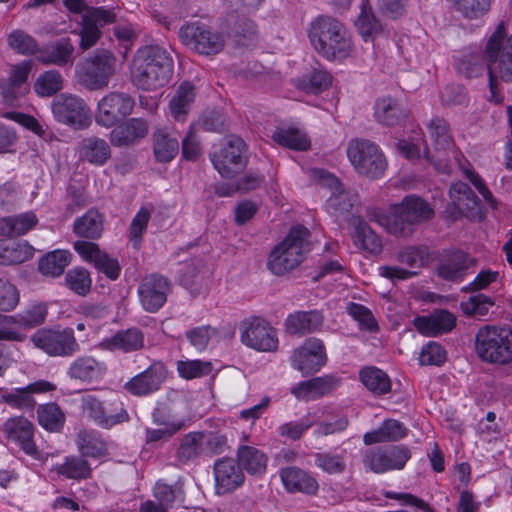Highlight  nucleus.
Segmentation results:
<instances>
[{"label":"nucleus","instance_id":"nucleus-43","mask_svg":"<svg viewBox=\"0 0 512 512\" xmlns=\"http://www.w3.org/2000/svg\"><path fill=\"white\" fill-rule=\"evenodd\" d=\"M34 248L27 241L0 240V265H15L30 260Z\"/></svg>","mask_w":512,"mask_h":512},{"label":"nucleus","instance_id":"nucleus-21","mask_svg":"<svg viewBox=\"0 0 512 512\" xmlns=\"http://www.w3.org/2000/svg\"><path fill=\"white\" fill-rule=\"evenodd\" d=\"M167 378V369L161 361H154L141 373L125 383V389L134 396H147L158 391Z\"/></svg>","mask_w":512,"mask_h":512},{"label":"nucleus","instance_id":"nucleus-10","mask_svg":"<svg viewBox=\"0 0 512 512\" xmlns=\"http://www.w3.org/2000/svg\"><path fill=\"white\" fill-rule=\"evenodd\" d=\"M135 107V99L126 92L111 91L97 103L95 122L104 128H112L126 119Z\"/></svg>","mask_w":512,"mask_h":512},{"label":"nucleus","instance_id":"nucleus-30","mask_svg":"<svg viewBox=\"0 0 512 512\" xmlns=\"http://www.w3.org/2000/svg\"><path fill=\"white\" fill-rule=\"evenodd\" d=\"M144 339V334L139 328L131 327L104 338L99 347L111 352L132 353L144 347Z\"/></svg>","mask_w":512,"mask_h":512},{"label":"nucleus","instance_id":"nucleus-63","mask_svg":"<svg viewBox=\"0 0 512 512\" xmlns=\"http://www.w3.org/2000/svg\"><path fill=\"white\" fill-rule=\"evenodd\" d=\"M150 217V210L145 207H141L132 219L129 228V236L135 249H138L141 245L142 235L147 229Z\"/></svg>","mask_w":512,"mask_h":512},{"label":"nucleus","instance_id":"nucleus-36","mask_svg":"<svg viewBox=\"0 0 512 512\" xmlns=\"http://www.w3.org/2000/svg\"><path fill=\"white\" fill-rule=\"evenodd\" d=\"M47 313L45 305L36 303L15 315L0 314V323L4 322L23 329H32L45 322Z\"/></svg>","mask_w":512,"mask_h":512},{"label":"nucleus","instance_id":"nucleus-14","mask_svg":"<svg viewBox=\"0 0 512 512\" xmlns=\"http://www.w3.org/2000/svg\"><path fill=\"white\" fill-rule=\"evenodd\" d=\"M54 118L62 124L83 128L90 120V109L80 97L72 94L57 96L51 105Z\"/></svg>","mask_w":512,"mask_h":512},{"label":"nucleus","instance_id":"nucleus-42","mask_svg":"<svg viewBox=\"0 0 512 512\" xmlns=\"http://www.w3.org/2000/svg\"><path fill=\"white\" fill-rule=\"evenodd\" d=\"M38 223L32 211L0 219V235L7 237L21 236L33 229Z\"/></svg>","mask_w":512,"mask_h":512},{"label":"nucleus","instance_id":"nucleus-49","mask_svg":"<svg viewBox=\"0 0 512 512\" xmlns=\"http://www.w3.org/2000/svg\"><path fill=\"white\" fill-rule=\"evenodd\" d=\"M179 151L178 139L163 129L153 133V152L156 160L161 163L172 161Z\"/></svg>","mask_w":512,"mask_h":512},{"label":"nucleus","instance_id":"nucleus-13","mask_svg":"<svg viewBox=\"0 0 512 512\" xmlns=\"http://www.w3.org/2000/svg\"><path fill=\"white\" fill-rule=\"evenodd\" d=\"M246 144L238 136L227 137L222 148L211 155L214 168L224 178H232L241 171L246 163Z\"/></svg>","mask_w":512,"mask_h":512},{"label":"nucleus","instance_id":"nucleus-54","mask_svg":"<svg viewBox=\"0 0 512 512\" xmlns=\"http://www.w3.org/2000/svg\"><path fill=\"white\" fill-rule=\"evenodd\" d=\"M331 82V75L327 71L314 69L298 79L297 87L306 93L318 94L326 90Z\"/></svg>","mask_w":512,"mask_h":512},{"label":"nucleus","instance_id":"nucleus-33","mask_svg":"<svg viewBox=\"0 0 512 512\" xmlns=\"http://www.w3.org/2000/svg\"><path fill=\"white\" fill-rule=\"evenodd\" d=\"M349 224L353 227L351 237L354 245L358 249L370 254H378L381 252V239L362 217L352 215L349 219Z\"/></svg>","mask_w":512,"mask_h":512},{"label":"nucleus","instance_id":"nucleus-19","mask_svg":"<svg viewBox=\"0 0 512 512\" xmlns=\"http://www.w3.org/2000/svg\"><path fill=\"white\" fill-rule=\"evenodd\" d=\"M104 403L95 395L85 394L80 399V408L83 415L102 429L108 430L129 421V414L122 406L114 413H110L109 417H106L104 415Z\"/></svg>","mask_w":512,"mask_h":512},{"label":"nucleus","instance_id":"nucleus-22","mask_svg":"<svg viewBox=\"0 0 512 512\" xmlns=\"http://www.w3.org/2000/svg\"><path fill=\"white\" fill-rule=\"evenodd\" d=\"M109 140L117 148L132 147L144 139L149 132L148 121L144 118H126L112 127Z\"/></svg>","mask_w":512,"mask_h":512},{"label":"nucleus","instance_id":"nucleus-64","mask_svg":"<svg viewBox=\"0 0 512 512\" xmlns=\"http://www.w3.org/2000/svg\"><path fill=\"white\" fill-rule=\"evenodd\" d=\"M20 293L17 287L4 277H0V311H13L19 304Z\"/></svg>","mask_w":512,"mask_h":512},{"label":"nucleus","instance_id":"nucleus-37","mask_svg":"<svg viewBox=\"0 0 512 512\" xmlns=\"http://www.w3.org/2000/svg\"><path fill=\"white\" fill-rule=\"evenodd\" d=\"M76 445L82 457L100 458L108 454L107 442L96 430H80Z\"/></svg>","mask_w":512,"mask_h":512},{"label":"nucleus","instance_id":"nucleus-28","mask_svg":"<svg viewBox=\"0 0 512 512\" xmlns=\"http://www.w3.org/2000/svg\"><path fill=\"white\" fill-rule=\"evenodd\" d=\"M281 481L289 493L315 495L319 489L317 480L307 471L289 466L279 472Z\"/></svg>","mask_w":512,"mask_h":512},{"label":"nucleus","instance_id":"nucleus-44","mask_svg":"<svg viewBox=\"0 0 512 512\" xmlns=\"http://www.w3.org/2000/svg\"><path fill=\"white\" fill-rule=\"evenodd\" d=\"M449 196L459 211L467 210V216L478 214L480 200L468 184L464 182L452 184Z\"/></svg>","mask_w":512,"mask_h":512},{"label":"nucleus","instance_id":"nucleus-12","mask_svg":"<svg viewBox=\"0 0 512 512\" xmlns=\"http://www.w3.org/2000/svg\"><path fill=\"white\" fill-rule=\"evenodd\" d=\"M179 38L184 45L205 56L218 54L225 45L222 34L197 22L183 25L179 30Z\"/></svg>","mask_w":512,"mask_h":512},{"label":"nucleus","instance_id":"nucleus-34","mask_svg":"<svg viewBox=\"0 0 512 512\" xmlns=\"http://www.w3.org/2000/svg\"><path fill=\"white\" fill-rule=\"evenodd\" d=\"M413 322L421 334L435 336L451 331L456 324V318L447 310H438L430 316L416 317Z\"/></svg>","mask_w":512,"mask_h":512},{"label":"nucleus","instance_id":"nucleus-16","mask_svg":"<svg viewBox=\"0 0 512 512\" xmlns=\"http://www.w3.org/2000/svg\"><path fill=\"white\" fill-rule=\"evenodd\" d=\"M291 360L293 367L304 376L318 372L327 362L323 341L315 337L307 338L294 351Z\"/></svg>","mask_w":512,"mask_h":512},{"label":"nucleus","instance_id":"nucleus-40","mask_svg":"<svg viewBox=\"0 0 512 512\" xmlns=\"http://www.w3.org/2000/svg\"><path fill=\"white\" fill-rule=\"evenodd\" d=\"M204 432H189L179 441L175 458L179 464L185 465L199 458L204 452Z\"/></svg>","mask_w":512,"mask_h":512},{"label":"nucleus","instance_id":"nucleus-29","mask_svg":"<svg viewBox=\"0 0 512 512\" xmlns=\"http://www.w3.org/2000/svg\"><path fill=\"white\" fill-rule=\"evenodd\" d=\"M75 47L70 38H61L40 48L37 60L45 65L65 67L74 62Z\"/></svg>","mask_w":512,"mask_h":512},{"label":"nucleus","instance_id":"nucleus-31","mask_svg":"<svg viewBox=\"0 0 512 512\" xmlns=\"http://www.w3.org/2000/svg\"><path fill=\"white\" fill-rule=\"evenodd\" d=\"M106 373V366L92 356L83 355L74 359L67 368L70 379L83 383H92L100 380Z\"/></svg>","mask_w":512,"mask_h":512},{"label":"nucleus","instance_id":"nucleus-60","mask_svg":"<svg viewBox=\"0 0 512 512\" xmlns=\"http://www.w3.org/2000/svg\"><path fill=\"white\" fill-rule=\"evenodd\" d=\"M177 371L182 378L189 380L209 375L212 364L202 360H180L177 362Z\"/></svg>","mask_w":512,"mask_h":512},{"label":"nucleus","instance_id":"nucleus-41","mask_svg":"<svg viewBox=\"0 0 512 512\" xmlns=\"http://www.w3.org/2000/svg\"><path fill=\"white\" fill-rule=\"evenodd\" d=\"M104 217L97 209H89L84 215L75 219L73 232L78 237L96 240L103 232Z\"/></svg>","mask_w":512,"mask_h":512},{"label":"nucleus","instance_id":"nucleus-18","mask_svg":"<svg viewBox=\"0 0 512 512\" xmlns=\"http://www.w3.org/2000/svg\"><path fill=\"white\" fill-rule=\"evenodd\" d=\"M241 341L258 351H272L277 348L278 339L274 329L263 319L253 318L241 322Z\"/></svg>","mask_w":512,"mask_h":512},{"label":"nucleus","instance_id":"nucleus-9","mask_svg":"<svg viewBox=\"0 0 512 512\" xmlns=\"http://www.w3.org/2000/svg\"><path fill=\"white\" fill-rule=\"evenodd\" d=\"M395 220L392 234L397 237H407L412 234L413 227L429 220L434 211L424 199L409 195L400 204L394 205Z\"/></svg>","mask_w":512,"mask_h":512},{"label":"nucleus","instance_id":"nucleus-23","mask_svg":"<svg viewBox=\"0 0 512 512\" xmlns=\"http://www.w3.org/2000/svg\"><path fill=\"white\" fill-rule=\"evenodd\" d=\"M215 489L218 495L233 492L245 481V475L239 463L232 458L218 459L213 466Z\"/></svg>","mask_w":512,"mask_h":512},{"label":"nucleus","instance_id":"nucleus-25","mask_svg":"<svg viewBox=\"0 0 512 512\" xmlns=\"http://www.w3.org/2000/svg\"><path fill=\"white\" fill-rule=\"evenodd\" d=\"M330 183L335 184L334 192L326 202L328 212L337 219H350V214L359 204V196L352 190H345L338 179L328 175Z\"/></svg>","mask_w":512,"mask_h":512},{"label":"nucleus","instance_id":"nucleus-59","mask_svg":"<svg viewBox=\"0 0 512 512\" xmlns=\"http://www.w3.org/2000/svg\"><path fill=\"white\" fill-rule=\"evenodd\" d=\"M355 26L365 41L372 39L382 31L381 23L369 11L365 2L362 3L361 12L355 22Z\"/></svg>","mask_w":512,"mask_h":512},{"label":"nucleus","instance_id":"nucleus-45","mask_svg":"<svg viewBox=\"0 0 512 512\" xmlns=\"http://www.w3.org/2000/svg\"><path fill=\"white\" fill-rule=\"evenodd\" d=\"M407 429L399 421L394 419L385 420L381 426L364 435L363 441L366 445L382 442H394L406 436Z\"/></svg>","mask_w":512,"mask_h":512},{"label":"nucleus","instance_id":"nucleus-61","mask_svg":"<svg viewBox=\"0 0 512 512\" xmlns=\"http://www.w3.org/2000/svg\"><path fill=\"white\" fill-rule=\"evenodd\" d=\"M347 312L359 323L361 330H367L369 332H376L378 330V323L370 309L366 306L350 302L347 306Z\"/></svg>","mask_w":512,"mask_h":512},{"label":"nucleus","instance_id":"nucleus-7","mask_svg":"<svg viewBox=\"0 0 512 512\" xmlns=\"http://www.w3.org/2000/svg\"><path fill=\"white\" fill-rule=\"evenodd\" d=\"M347 156L355 170L369 178L381 177L387 167L386 158L379 146L367 139L351 140Z\"/></svg>","mask_w":512,"mask_h":512},{"label":"nucleus","instance_id":"nucleus-6","mask_svg":"<svg viewBox=\"0 0 512 512\" xmlns=\"http://www.w3.org/2000/svg\"><path fill=\"white\" fill-rule=\"evenodd\" d=\"M487 71L504 82H512V35L507 37L503 22L490 35L485 46Z\"/></svg>","mask_w":512,"mask_h":512},{"label":"nucleus","instance_id":"nucleus-17","mask_svg":"<svg viewBox=\"0 0 512 512\" xmlns=\"http://www.w3.org/2000/svg\"><path fill=\"white\" fill-rule=\"evenodd\" d=\"M35 427L22 416L11 417L3 424V433L9 442L16 444L26 455L39 460L41 452L34 441Z\"/></svg>","mask_w":512,"mask_h":512},{"label":"nucleus","instance_id":"nucleus-47","mask_svg":"<svg viewBox=\"0 0 512 512\" xmlns=\"http://www.w3.org/2000/svg\"><path fill=\"white\" fill-rule=\"evenodd\" d=\"M431 145L436 151H448L454 146L449 123L441 117H433L427 124Z\"/></svg>","mask_w":512,"mask_h":512},{"label":"nucleus","instance_id":"nucleus-58","mask_svg":"<svg viewBox=\"0 0 512 512\" xmlns=\"http://www.w3.org/2000/svg\"><path fill=\"white\" fill-rule=\"evenodd\" d=\"M11 49L22 55H36L39 51L37 41L24 30H13L7 38Z\"/></svg>","mask_w":512,"mask_h":512},{"label":"nucleus","instance_id":"nucleus-62","mask_svg":"<svg viewBox=\"0 0 512 512\" xmlns=\"http://www.w3.org/2000/svg\"><path fill=\"white\" fill-rule=\"evenodd\" d=\"M455 10L467 19H477L488 12L490 0H453Z\"/></svg>","mask_w":512,"mask_h":512},{"label":"nucleus","instance_id":"nucleus-39","mask_svg":"<svg viewBox=\"0 0 512 512\" xmlns=\"http://www.w3.org/2000/svg\"><path fill=\"white\" fill-rule=\"evenodd\" d=\"M79 153L83 160L94 165H104L111 157V149L106 140L91 136L79 144Z\"/></svg>","mask_w":512,"mask_h":512},{"label":"nucleus","instance_id":"nucleus-55","mask_svg":"<svg viewBox=\"0 0 512 512\" xmlns=\"http://www.w3.org/2000/svg\"><path fill=\"white\" fill-rule=\"evenodd\" d=\"M272 139L277 144L294 150H306L310 146L307 137L298 129L292 127L277 128L273 132Z\"/></svg>","mask_w":512,"mask_h":512},{"label":"nucleus","instance_id":"nucleus-35","mask_svg":"<svg viewBox=\"0 0 512 512\" xmlns=\"http://www.w3.org/2000/svg\"><path fill=\"white\" fill-rule=\"evenodd\" d=\"M323 324V315L317 310L298 311L289 314L285 320L286 331L303 336L317 331Z\"/></svg>","mask_w":512,"mask_h":512},{"label":"nucleus","instance_id":"nucleus-51","mask_svg":"<svg viewBox=\"0 0 512 512\" xmlns=\"http://www.w3.org/2000/svg\"><path fill=\"white\" fill-rule=\"evenodd\" d=\"M39 424L50 432H59L65 423V415L56 403H47L37 408Z\"/></svg>","mask_w":512,"mask_h":512},{"label":"nucleus","instance_id":"nucleus-32","mask_svg":"<svg viewBox=\"0 0 512 512\" xmlns=\"http://www.w3.org/2000/svg\"><path fill=\"white\" fill-rule=\"evenodd\" d=\"M55 389V385L45 380H39L34 383H30L26 387L16 388L15 390L5 393L2 395L3 401L18 409H33L36 405V401L33 397V393H45Z\"/></svg>","mask_w":512,"mask_h":512},{"label":"nucleus","instance_id":"nucleus-27","mask_svg":"<svg viewBox=\"0 0 512 512\" xmlns=\"http://www.w3.org/2000/svg\"><path fill=\"white\" fill-rule=\"evenodd\" d=\"M341 385V379L329 374L298 383L291 393L299 400H315L330 394Z\"/></svg>","mask_w":512,"mask_h":512},{"label":"nucleus","instance_id":"nucleus-57","mask_svg":"<svg viewBox=\"0 0 512 512\" xmlns=\"http://www.w3.org/2000/svg\"><path fill=\"white\" fill-rule=\"evenodd\" d=\"M66 286L79 296H86L92 287L89 271L83 267L70 269L65 275Z\"/></svg>","mask_w":512,"mask_h":512},{"label":"nucleus","instance_id":"nucleus-53","mask_svg":"<svg viewBox=\"0 0 512 512\" xmlns=\"http://www.w3.org/2000/svg\"><path fill=\"white\" fill-rule=\"evenodd\" d=\"M486 54L480 51H470L462 55L457 62V70L467 78L482 75L487 68Z\"/></svg>","mask_w":512,"mask_h":512},{"label":"nucleus","instance_id":"nucleus-52","mask_svg":"<svg viewBox=\"0 0 512 512\" xmlns=\"http://www.w3.org/2000/svg\"><path fill=\"white\" fill-rule=\"evenodd\" d=\"M55 471L68 479L81 480L91 476L92 469L82 456L66 457L62 464L55 467Z\"/></svg>","mask_w":512,"mask_h":512},{"label":"nucleus","instance_id":"nucleus-26","mask_svg":"<svg viewBox=\"0 0 512 512\" xmlns=\"http://www.w3.org/2000/svg\"><path fill=\"white\" fill-rule=\"evenodd\" d=\"M373 110L376 122L387 127L402 125L409 115L403 103L390 95L377 98Z\"/></svg>","mask_w":512,"mask_h":512},{"label":"nucleus","instance_id":"nucleus-20","mask_svg":"<svg viewBox=\"0 0 512 512\" xmlns=\"http://www.w3.org/2000/svg\"><path fill=\"white\" fill-rule=\"evenodd\" d=\"M475 264L476 260L462 250H445L440 256L437 274L446 281L460 282Z\"/></svg>","mask_w":512,"mask_h":512},{"label":"nucleus","instance_id":"nucleus-38","mask_svg":"<svg viewBox=\"0 0 512 512\" xmlns=\"http://www.w3.org/2000/svg\"><path fill=\"white\" fill-rule=\"evenodd\" d=\"M237 462L242 470L251 475L260 476L266 472L268 457L254 446L241 445L237 449Z\"/></svg>","mask_w":512,"mask_h":512},{"label":"nucleus","instance_id":"nucleus-46","mask_svg":"<svg viewBox=\"0 0 512 512\" xmlns=\"http://www.w3.org/2000/svg\"><path fill=\"white\" fill-rule=\"evenodd\" d=\"M71 257L72 254L68 250H53L40 258L38 269L44 276L59 277L70 264Z\"/></svg>","mask_w":512,"mask_h":512},{"label":"nucleus","instance_id":"nucleus-15","mask_svg":"<svg viewBox=\"0 0 512 512\" xmlns=\"http://www.w3.org/2000/svg\"><path fill=\"white\" fill-rule=\"evenodd\" d=\"M171 289L168 278L157 273L145 276L138 286L142 308L150 313L157 312L166 303Z\"/></svg>","mask_w":512,"mask_h":512},{"label":"nucleus","instance_id":"nucleus-8","mask_svg":"<svg viewBox=\"0 0 512 512\" xmlns=\"http://www.w3.org/2000/svg\"><path fill=\"white\" fill-rule=\"evenodd\" d=\"M33 345L51 357L70 358L77 354L81 347L70 327L38 329L30 338Z\"/></svg>","mask_w":512,"mask_h":512},{"label":"nucleus","instance_id":"nucleus-11","mask_svg":"<svg viewBox=\"0 0 512 512\" xmlns=\"http://www.w3.org/2000/svg\"><path fill=\"white\" fill-rule=\"evenodd\" d=\"M411 458V451L405 445H390L371 448L363 455V465L376 474L402 470Z\"/></svg>","mask_w":512,"mask_h":512},{"label":"nucleus","instance_id":"nucleus-50","mask_svg":"<svg viewBox=\"0 0 512 512\" xmlns=\"http://www.w3.org/2000/svg\"><path fill=\"white\" fill-rule=\"evenodd\" d=\"M194 99L195 91L193 84L190 82L181 83L169 102L172 117L177 121H184Z\"/></svg>","mask_w":512,"mask_h":512},{"label":"nucleus","instance_id":"nucleus-56","mask_svg":"<svg viewBox=\"0 0 512 512\" xmlns=\"http://www.w3.org/2000/svg\"><path fill=\"white\" fill-rule=\"evenodd\" d=\"M63 88V77L58 70L52 69L40 74L34 83V91L41 97H50Z\"/></svg>","mask_w":512,"mask_h":512},{"label":"nucleus","instance_id":"nucleus-4","mask_svg":"<svg viewBox=\"0 0 512 512\" xmlns=\"http://www.w3.org/2000/svg\"><path fill=\"white\" fill-rule=\"evenodd\" d=\"M117 59L106 49H98L92 55L78 61L75 79L88 91L104 90L116 73Z\"/></svg>","mask_w":512,"mask_h":512},{"label":"nucleus","instance_id":"nucleus-24","mask_svg":"<svg viewBox=\"0 0 512 512\" xmlns=\"http://www.w3.org/2000/svg\"><path fill=\"white\" fill-rule=\"evenodd\" d=\"M31 70L30 62L13 65L7 78L0 79V93L9 105H13L28 92L27 80Z\"/></svg>","mask_w":512,"mask_h":512},{"label":"nucleus","instance_id":"nucleus-48","mask_svg":"<svg viewBox=\"0 0 512 512\" xmlns=\"http://www.w3.org/2000/svg\"><path fill=\"white\" fill-rule=\"evenodd\" d=\"M359 378L362 384L375 395H384L391 391L392 383L386 372L375 367L367 366L360 370Z\"/></svg>","mask_w":512,"mask_h":512},{"label":"nucleus","instance_id":"nucleus-3","mask_svg":"<svg viewBox=\"0 0 512 512\" xmlns=\"http://www.w3.org/2000/svg\"><path fill=\"white\" fill-rule=\"evenodd\" d=\"M310 231L303 225L293 226L282 242L270 252L267 268L282 276L298 267L311 250Z\"/></svg>","mask_w":512,"mask_h":512},{"label":"nucleus","instance_id":"nucleus-2","mask_svg":"<svg viewBox=\"0 0 512 512\" xmlns=\"http://www.w3.org/2000/svg\"><path fill=\"white\" fill-rule=\"evenodd\" d=\"M309 39L318 54L328 60L346 58L352 49L346 28L330 16H319L312 22Z\"/></svg>","mask_w":512,"mask_h":512},{"label":"nucleus","instance_id":"nucleus-5","mask_svg":"<svg viewBox=\"0 0 512 512\" xmlns=\"http://www.w3.org/2000/svg\"><path fill=\"white\" fill-rule=\"evenodd\" d=\"M475 353L485 363H512V328L485 325L475 334Z\"/></svg>","mask_w":512,"mask_h":512},{"label":"nucleus","instance_id":"nucleus-1","mask_svg":"<svg viewBox=\"0 0 512 512\" xmlns=\"http://www.w3.org/2000/svg\"><path fill=\"white\" fill-rule=\"evenodd\" d=\"M173 67V59L165 48L159 45L140 47L131 65L132 82L142 90H156L169 82Z\"/></svg>","mask_w":512,"mask_h":512}]
</instances>
